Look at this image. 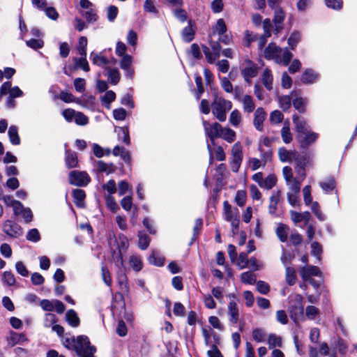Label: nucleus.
<instances>
[{
	"mask_svg": "<svg viewBox=\"0 0 357 357\" xmlns=\"http://www.w3.org/2000/svg\"><path fill=\"white\" fill-rule=\"evenodd\" d=\"M248 261L249 259H248V254L241 252L239 255L238 259H237L236 265L240 268V269L248 268Z\"/></svg>",
	"mask_w": 357,
	"mask_h": 357,
	"instance_id": "obj_60",
	"label": "nucleus"
},
{
	"mask_svg": "<svg viewBox=\"0 0 357 357\" xmlns=\"http://www.w3.org/2000/svg\"><path fill=\"white\" fill-rule=\"evenodd\" d=\"M318 138V134L310 130L306 132L301 136H297L296 139L303 149L307 148L311 144L314 142Z\"/></svg>",
	"mask_w": 357,
	"mask_h": 357,
	"instance_id": "obj_12",
	"label": "nucleus"
},
{
	"mask_svg": "<svg viewBox=\"0 0 357 357\" xmlns=\"http://www.w3.org/2000/svg\"><path fill=\"white\" fill-rule=\"evenodd\" d=\"M290 214L291 219L295 224L301 222L302 221H304L305 223L307 224L309 222L311 217V215L308 211H305L304 213H301L291 211H290Z\"/></svg>",
	"mask_w": 357,
	"mask_h": 357,
	"instance_id": "obj_21",
	"label": "nucleus"
},
{
	"mask_svg": "<svg viewBox=\"0 0 357 357\" xmlns=\"http://www.w3.org/2000/svg\"><path fill=\"white\" fill-rule=\"evenodd\" d=\"M264 56L277 63L287 66L292 58V54L287 48L282 49L274 43H270L264 50Z\"/></svg>",
	"mask_w": 357,
	"mask_h": 357,
	"instance_id": "obj_2",
	"label": "nucleus"
},
{
	"mask_svg": "<svg viewBox=\"0 0 357 357\" xmlns=\"http://www.w3.org/2000/svg\"><path fill=\"white\" fill-rule=\"evenodd\" d=\"M301 276L303 281H307L312 276H321V273L317 266H306L301 268Z\"/></svg>",
	"mask_w": 357,
	"mask_h": 357,
	"instance_id": "obj_13",
	"label": "nucleus"
},
{
	"mask_svg": "<svg viewBox=\"0 0 357 357\" xmlns=\"http://www.w3.org/2000/svg\"><path fill=\"white\" fill-rule=\"evenodd\" d=\"M112 153L115 156H119V155L121 156V158H122V160L124 162H126L127 163L130 162V153H129L128 151H127L124 147L120 146H116L112 151Z\"/></svg>",
	"mask_w": 357,
	"mask_h": 357,
	"instance_id": "obj_27",
	"label": "nucleus"
},
{
	"mask_svg": "<svg viewBox=\"0 0 357 357\" xmlns=\"http://www.w3.org/2000/svg\"><path fill=\"white\" fill-rule=\"evenodd\" d=\"M293 106L299 112L303 113L305 111L307 100L303 98H297L292 101Z\"/></svg>",
	"mask_w": 357,
	"mask_h": 357,
	"instance_id": "obj_50",
	"label": "nucleus"
},
{
	"mask_svg": "<svg viewBox=\"0 0 357 357\" xmlns=\"http://www.w3.org/2000/svg\"><path fill=\"white\" fill-rule=\"evenodd\" d=\"M320 187L325 192H329L335 188L334 180H324L320 183Z\"/></svg>",
	"mask_w": 357,
	"mask_h": 357,
	"instance_id": "obj_61",
	"label": "nucleus"
},
{
	"mask_svg": "<svg viewBox=\"0 0 357 357\" xmlns=\"http://www.w3.org/2000/svg\"><path fill=\"white\" fill-rule=\"evenodd\" d=\"M0 199L3 200L7 206L13 208V213H17L18 207H20L22 204L19 201L13 199L12 197L8 195H2L0 197Z\"/></svg>",
	"mask_w": 357,
	"mask_h": 357,
	"instance_id": "obj_31",
	"label": "nucleus"
},
{
	"mask_svg": "<svg viewBox=\"0 0 357 357\" xmlns=\"http://www.w3.org/2000/svg\"><path fill=\"white\" fill-rule=\"evenodd\" d=\"M108 79L112 84L116 85L120 80V73L118 69L107 68Z\"/></svg>",
	"mask_w": 357,
	"mask_h": 357,
	"instance_id": "obj_39",
	"label": "nucleus"
},
{
	"mask_svg": "<svg viewBox=\"0 0 357 357\" xmlns=\"http://www.w3.org/2000/svg\"><path fill=\"white\" fill-rule=\"evenodd\" d=\"M203 126L206 134L212 142H213L215 138L220 137L222 128V126L220 124L217 122L210 123L206 121H203Z\"/></svg>",
	"mask_w": 357,
	"mask_h": 357,
	"instance_id": "obj_9",
	"label": "nucleus"
},
{
	"mask_svg": "<svg viewBox=\"0 0 357 357\" xmlns=\"http://www.w3.org/2000/svg\"><path fill=\"white\" fill-rule=\"evenodd\" d=\"M149 262L151 264L157 266H161L164 264V258L158 254L157 252L153 251L151 255L149 256Z\"/></svg>",
	"mask_w": 357,
	"mask_h": 357,
	"instance_id": "obj_41",
	"label": "nucleus"
},
{
	"mask_svg": "<svg viewBox=\"0 0 357 357\" xmlns=\"http://www.w3.org/2000/svg\"><path fill=\"white\" fill-rule=\"evenodd\" d=\"M288 312L291 319L297 322L304 319L303 296L300 294H292L289 297Z\"/></svg>",
	"mask_w": 357,
	"mask_h": 357,
	"instance_id": "obj_4",
	"label": "nucleus"
},
{
	"mask_svg": "<svg viewBox=\"0 0 357 357\" xmlns=\"http://www.w3.org/2000/svg\"><path fill=\"white\" fill-rule=\"evenodd\" d=\"M202 49L207 61L210 63H214L215 61L220 57V56H216L215 52L211 51V50L206 46H203Z\"/></svg>",
	"mask_w": 357,
	"mask_h": 357,
	"instance_id": "obj_55",
	"label": "nucleus"
},
{
	"mask_svg": "<svg viewBox=\"0 0 357 357\" xmlns=\"http://www.w3.org/2000/svg\"><path fill=\"white\" fill-rule=\"evenodd\" d=\"M95 167L98 173H105L106 176L114 173L116 169L113 163H107L102 160L97 161Z\"/></svg>",
	"mask_w": 357,
	"mask_h": 357,
	"instance_id": "obj_17",
	"label": "nucleus"
},
{
	"mask_svg": "<svg viewBox=\"0 0 357 357\" xmlns=\"http://www.w3.org/2000/svg\"><path fill=\"white\" fill-rule=\"evenodd\" d=\"M229 123L234 127L239 126L242 121L240 112L238 109L233 110L229 115Z\"/></svg>",
	"mask_w": 357,
	"mask_h": 357,
	"instance_id": "obj_44",
	"label": "nucleus"
},
{
	"mask_svg": "<svg viewBox=\"0 0 357 357\" xmlns=\"http://www.w3.org/2000/svg\"><path fill=\"white\" fill-rule=\"evenodd\" d=\"M194 31L190 26L185 27L182 31L183 40L187 43H190L194 38Z\"/></svg>",
	"mask_w": 357,
	"mask_h": 357,
	"instance_id": "obj_56",
	"label": "nucleus"
},
{
	"mask_svg": "<svg viewBox=\"0 0 357 357\" xmlns=\"http://www.w3.org/2000/svg\"><path fill=\"white\" fill-rule=\"evenodd\" d=\"M118 192L120 196L124 195L126 194H132V188L130 185L125 181H122L119 184Z\"/></svg>",
	"mask_w": 357,
	"mask_h": 357,
	"instance_id": "obj_57",
	"label": "nucleus"
},
{
	"mask_svg": "<svg viewBox=\"0 0 357 357\" xmlns=\"http://www.w3.org/2000/svg\"><path fill=\"white\" fill-rule=\"evenodd\" d=\"M278 102L280 108L283 111L288 110L291 105V99L289 96H282L279 97Z\"/></svg>",
	"mask_w": 357,
	"mask_h": 357,
	"instance_id": "obj_52",
	"label": "nucleus"
},
{
	"mask_svg": "<svg viewBox=\"0 0 357 357\" xmlns=\"http://www.w3.org/2000/svg\"><path fill=\"white\" fill-rule=\"evenodd\" d=\"M243 107L245 112L251 113L255 108L252 98L249 95H245L242 99Z\"/></svg>",
	"mask_w": 357,
	"mask_h": 357,
	"instance_id": "obj_33",
	"label": "nucleus"
},
{
	"mask_svg": "<svg viewBox=\"0 0 357 357\" xmlns=\"http://www.w3.org/2000/svg\"><path fill=\"white\" fill-rule=\"evenodd\" d=\"M75 351L79 357H95L93 354L96 349L93 346L90 345L88 337L79 335L77 337Z\"/></svg>",
	"mask_w": 357,
	"mask_h": 357,
	"instance_id": "obj_5",
	"label": "nucleus"
},
{
	"mask_svg": "<svg viewBox=\"0 0 357 357\" xmlns=\"http://www.w3.org/2000/svg\"><path fill=\"white\" fill-rule=\"evenodd\" d=\"M17 211V213H14V215L15 216H20L25 223H29L33 220V213L29 208L24 207L21 204Z\"/></svg>",
	"mask_w": 357,
	"mask_h": 357,
	"instance_id": "obj_19",
	"label": "nucleus"
},
{
	"mask_svg": "<svg viewBox=\"0 0 357 357\" xmlns=\"http://www.w3.org/2000/svg\"><path fill=\"white\" fill-rule=\"evenodd\" d=\"M115 220L121 230L125 231L128 229V221L126 215H117L115 218Z\"/></svg>",
	"mask_w": 357,
	"mask_h": 357,
	"instance_id": "obj_59",
	"label": "nucleus"
},
{
	"mask_svg": "<svg viewBox=\"0 0 357 357\" xmlns=\"http://www.w3.org/2000/svg\"><path fill=\"white\" fill-rule=\"evenodd\" d=\"M26 238L27 241L33 243L38 242L40 240L39 231L36 228L29 229L26 235Z\"/></svg>",
	"mask_w": 357,
	"mask_h": 357,
	"instance_id": "obj_48",
	"label": "nucleus"
},
{
	"mask_svg": "<svg viewBox=\"0 0 357 357\" xmlns=\"http://www.w3.org/2000/svg\"><path fill=\"white\" fill-rule=\"evenodd\" d=\"M74 121L79 126H85L89 123V118L82 112H77L75 116Z\"/></svg>",
	"mask_w": 357,
	"mask_h": 357,
	"instance_id": "obj_63",
	"label": "nucleus"
},
{
	"mask_svg": "<svg viewBox=\"0 0 357 357\" xmlns=\"http://www.w3.org/2000/svg\"><path fill=\"white\" fill-rule=\"evenodd\" d=\"M2 231L6 235L12 238H17L23 234L22 227L17 222L10 220L3 221Z\"/></svg>",
	"mask_w": 357,
	"mask_h": 357,
	"instance_id": "obj_7",
	"label": "nucleus"
},
{
	"mask_svg": "<svg viewBox=\"0 0 357 357\" xmlns=\"http://www.w3.org/2000/svg\"><path fill=\"white\" fill-rule=\"evenodd\" d=\"M203 302L205 306L208 309H215L216 307V303L212 295L209 294L203 295Z\"/></svg>",
	"mask_w": 357,
	"mask_h": 357,
	"instance_id": "obj_64",
	"label": "nucleus"
},
{
	"mask_svg": "<svg viewBox=\"0 0 357 357\" xmlns=\"http://www.w3.org/2000/svg\"><path fill=\"white\" fill-rule=\"evenodd\" d=\"M81 14L85 17L87 22L90 23L96 22L98 18L96 11L93 8H90L85 12H82Z\"/></svg>",
	"mask_w": 357,
	"mask_h": 357,
	"instance_id": "obj_54",
	"label": "nucleus"
},
{
	"mask_svg": "<svg viewBox=\"0 0 357 357\" xmlns=\"http://www.w3.org/2000/svg\"><path fill=\"white\" fill-rule=\"evenodd\" d=\"M231 169L234 172H238L243 160V146L240 142H236L231 150Z\"/></svg>",
	"mask_w": 357,
	"mask_h": 357,
	"instance_id": "obj_6",
	"label": "nucleus"
},
{
	"mask_svg": "<svg viewBox=\"0 0 357 357\" xmlns=\"http://www.w3.org/2000/svg\"><path fill=\"white\" fill-rule=\"evenodd\" d=\"M266 114L262 107H258L255 112L253 123L255 128L259 131L262 130L263 123L266 119Z\"/></svg>",
	"mask_w": 357,
	"mask_h": 357,
	"instance_id": "obj_18",
	"label": "nucleus"
},
{
	"mask_svg": "<svg viewBox=\"0 0 357 357\" xmlns=\"http://www.w3.org/2000/svg\"><path fill=\"white\" fill-rule=\"evenodd\" d=\"M1 282L4 285L11 287L15 284L16 280L12 272L4 271L1 275Z\"/></svg>",
	"mask_w": 357,
	"mask_h": 357,
	"instance_id": "obj_35",
	"label": "nucleus"
},
{
	"mask_svg": "<svg viewBox=\"0 0 357 357\" xmlns=\"http://www.w3.org/2000/svg\"><path fill=\"white\" fill-rule=\"evenodd\" d=\"M310 208L316 217L321 221L325 220V216L320 210L319 204L317 202H312L310 204Z\"/></svg>",
	"mask_w": 357,
	"mask_h": 357,
	"instance_id": "obj_53",
	"label": "nucleus"
},
{
	"mask_svg": "<svg viewBox=\"0 0 357 357\" xmlns=\"http://www.w3.org/2000/svg\"><path fill=\"white\" fill-rule=\"evenodd\" d=\"M285 280H286V282L289 285H293L296 283V270L293 267H291V266L286 267Z\"/></svg>",
	"mask_w": 357,
	"mask_h": 357,
	"instance_id": "obj_37",
	"label": "nucleus"
},
{
	"mask_svg": "<svg viewBox=\"0 0 357 357\" xmlns=\"http://www.w3.org/2000/svg\"><path fill=\"white\" fill-rule=\"evenodd\" d=\"M293 122L295 125V129L297 132V136H301L306 132L310 130V127L305 120L299 118L297 115L293 116Z\"/></svg>",
	"mask_w": 357,
	"mask_h": 357,
	"instance_id": "obj_15",
	"label": "nucleus"
},
{
	"mask_svg": "<svg viewBox=\"0 0 357 357\" xmlns=\"http://www.w3.org/2000/svg\"><path fill=\"white\" fill-rule=\"evenodd\" d=\"M115 132L117 133L118 138L126 144L129 145L130 143L129 130L128 128L116 127Z\"/></svg>",
	"mask_w": 357,
	"mask_h": 357,
	"instance_id": "obj_25",
	"label": "nucleus"
},
{
	"mask_svg": "<svg viewBox=\"0 0 357 357\" xmlns=\"http://www.w3.org/2000/svg\"><path fill=\"white\" fill-rule=\"evenodd\" d=\"M232 298L228 304V314L229 316V321L232 324H236L239 318V310L236 303V298L234 295L229 296Z\"/></svg>",
	"mask_w": 357,
	"mask_h": 357,
	"instance_id": "obj_10",
	"label": "nucleus"
},
{
	"mask_svg": "<svg viewBox=\"0 0 357 357\" xmlns=\"http://www.w3.org/2000/svg\"><path fill=\"white\" fill-rule=\"evenodd\" d=\"M273 75L270 69L265 68L261 75V81L266 89L271 91L273 89Z\"/></svg>",
	"mask_w": 357,
	"mask_h": 357,
	"instance_id": "obj_22",
	"label": "nucleus"
},
{
	"mask_svg": "<svg viewBox=\"0 0 357 357\" xmlns=\"http://www.w3.org/2000/svg\"><path fill=\"white\" fill-rule=\"evenodd\" d=\"M279 158L282 162H295V170L299 177L305 176V167L310 162V156L301 155L296 151H288L285 148H280L278 150Z\"/></svg>",
	"mask_w": 357,
	"mask_h": 357,
	"instance_id": "obj_1",
	"label": "nucleus"
},
{
	"mask_svg": "<svg viewBox=\"0 0 357 357\" xmlns=\"http://www.w3.org/2000/svg\"><path fill=\"white\" fill-rule=\"evenodd\" d=\"M252 335L254 340L257 342H263L266 340V334L264 329L255 328L252 330Z\"/></svg>",
	"mask_w": 357,
	"mask_h": 357,
	"instance_id": "obj_42",
	"label": "nucleus"
},
{
	"mask_svg": "<svg viewBox=\"0 0 357 357\" xmlns=\"http://www.w3.org/2000/svg\"><path fill=\"white\" fill-rule=\"evenodd\" d=\"M91 59L94 65L102 66L109 63L108 59L101 54L92 52L91 54Z\"/></svg>",
	"mask_w": 357,
	"mask_h": 357,
	"instance_id": "obj_36",
	"label": "nucleus"
},
{
	"mask_svg": "<svg viewBox=\"0 0 357 357\" xmlns=\"http://www.w3.org/2000/svg\"><path fill=\"white\" fill-rule=\"evenodd\" d=\"M73 196L75 199V204L79 207H84V201L86 197L84 191L81 189H75L73 191Z\"/></svg>",
	"mask_w": 357,
	"mask_h": 357,
	"instance_id": "obj_30",
	"label": "nucleus"
},
{
	"mask_svg": "<svg viewBox=\"0 0 357 357\" xmlns=\"http://www.w3.org/2000/svg\"><path fill=\"white\" fill-rule=\"evenodd\" d=\"M26 342H28V339L23 333H17L12 331L7 337V342L10 347H14L16 344H22Z\"/></svg>",
	"mask_w": 357,
	"mask_h": 357,
	"instance_id": "obj_14",
	"label": "nucleus"
},
{
	"mask_svg": "<svg viewBox=\"0 0 357 357\" xmlns=\"http://www.w3.org/2000/svg\"><path fill=\"white\" fill-rule=\"evenodd\" d=\"M105 204L107 208L113 213H116L119 210V205L112 195H107L105 197Z\"/></svg>",
	"mask_w": 357,
	"mask_h": 357,
	"instance_id": "obj_51",
	"label": "nucleus"
},
{
	"mask_svg": "<svg viewBox=\"0 0 357 357\" xmlns=\"http://www.w3.org/2000/svg\"><path fill=\"white\" fill-rule=\"evenodd\" d=\"M8 137L10 142L13 145H19L20 144V138L18 135V129L15 126H11L8 129Z\"/></svg>",
	"mask_w": 357,
	"mask_h": 357,
	"instance_id": "obj_34",
	"label": "nucleus"
},
{
	"mask_svg": "<svg viewBox=\"0 0 357 357\" xmlns=\"http://www.w3.org/2000/svg\"><path fill=\"white\" fill-rule=\"evenodd\" d=\"M231 101L225 100L221 96H215L211 103L212 113L215 118L221 122L227 119V113L231 109Z\"/></svg>",
	"mask_w": 357,
	"mask_h": 357,
	"instance_id": "obj_3",
	"label": "nucleus"
},
{
	"mask_svg": "<svg viewBox=\"0 0 357 357\" xmlns=\"http://www.w3.org/2000/svg\"><path fill=\"white\" fill-rule=\"evenodd\" d=\"M289 228L287 225L279 223L276 228V235L282 242H285L287 240L289 235Z\"/></svg>",
	"mask_w": 357,
	"mask_h": 357,
	"instance_id": "obj_24",
	"label": "nucleus"
},
{
	"mask_svg": "<svg viewBox=\"0 0 357 357\" xmlns=\"http://www.w3.org/2000/svg\"><path fill=\"white\" fill-rule=\"evenodd\" d=\"M40 305L45 311L55 310L59 314H62L66 309L63 303L59 300L50 301L44 299L41 301Z\"/></svg>",
	"mask_w": 357,
	"mask_h": 357,
	"instance_id": "obj_8",
	"label": "nucleus"
},
{
	"mask_svg": "<svg viewBox=\"0 0 357 357\" xmlns=\"http://www.w3.org/2000/svg\"><path fill=\"white\" fill-rule=\"evenodd\" d=\"M241 279L245 284H253L256 282V275L251 271H246L241 274Z\"/></svg>",
	"mask_w": 357,
	"mask_h": 357,
	"instance_id": "obj_45",
	"label": "nucleus"
},
{
	"mask_svg": "<svg viewBox=\"0 0 357 357\" xmlns=\"http://www.w3.org/2000/svg\"><path fill=\"white\" fill-rule=\"evenodd\" d=\"M258 73V68L256 64L248 61L246 66L242 69L241 74L247 82H251V79L255 77Z\"/></svg>",
	"mask_w": 357,
	"mask_h": 357,
	"instance_id": "obj_11",
	"label": "nucleus"
},
{
	"mask_svg": "<svg viewBox=\"0 0 357 357\" xmlns=\"http://www.w3.org/2000/svg\"><path fill=\"white\" fill-rule=\"evenodd\" d=\"M87 38L85 36H81L79 39V45L77 50L81 56L86 55Z\"/></svg>",
	"mask_w": 357,
	"mask_h": 357,
	"instance_id": "obj_62",
	"label": "nucleus"
},
{
	"mask_svg": "<svg viewBox=\"0 0 357 357\" xmlns=\"http://www.w3.org/2000/svg\"><path fill=\"white\" fill-rule=\"evenodd\" d=\"M318 78V75L311 69L305 70L301 77V80L305 84H312Z\"/></svg>",
	"mask_w": 357,
	"mask_h": 357,
	"instance_id": "obj_26",
	"label": "nucleus"
},
{
	"mask_svg": "<svg viewBox=\"0 0 357 357\" xmlns=\"http://www.w3.org/2000/svg\"><path fill=\"white\" fill-rule=\"evenodd\" d=\"M319 314V310L314 305H308L305 308V315L307 319L314 320Z\"/></svg>",
	"mask_w": 357,
	"mask_h": 357,
	"instance_id": "obj_49",
	"label": "nucleus"
},
{
	"mask_svg": "<svg viewBox=\"0 0 357 357\" xmlns=\"http://www.w3.org/2000/svg\"><path fill=\"white\" fill-rule=\"evenodd\" d=\"M228 143H232L236 139V132L229 128H222L220 137Z\"/></svg>",
	"mask_w": 357,
	"mask_h": 357,
	"instance_id": "obj_28",
	"label": "nucleus"
},
{
	"mask_svg": "<svg viewBox=\"0 0 357 357\" xmlns=\"http://www.w3.org/2000/svg\"><path fill=\"white\" fill-rule=\"evenodd\" d=\"M138 237H139V247L142 250H146L149 245V243H150L149 237L143 231H139Z\"/></svg>",
	"mask_w": 357,
	"mask_h": 357,
	"instance_id": "obj_47",
	"label": "nucleus"
},
{
	"mask_svg": "<svg viewBox=\"0 0 357 357\" xmlns=\"http://www.w3.org/2000/svg\"><path fill=\"white\" fill-rule=\"evenodd\" d=\"M267 342L270 349L281 347L282 346V338L275 334H270L268 337Z\"/></svg>",
	"mask_w": 357,
	"mask_h": 357,
	"instance_id": "obj_40",
	"label": "nucleus"
},
{
	"mask_svg": "<svg viewBox=\"0 0 357 357\" xmlns=\"http://www.w3.org/2000/svg\"><path fill=\"white\" fill-rule=\"evenodd\" d=\"M224 211L225 219L228 222L232 219L239 217L238 211L236 210V211H233L227 202H224Z\"/></svg>",
	"mask_w": 357,
	"mask_h": 357,
	"instance_id": "obj_38",
	"label": "nucleus"
},
{
	"mask_svg": "<svg viewBox=\"0 0 357 357\" xmlns=\"http://www.w3.org/2000/svg\"><path fill=\"white\" fill-rule=\"evenodd\" d=\"M132 63V57L129 54L122 56V59L120 61V66L121 69L125 71L126 76L130 79H132L133 70L130 68V66Z\"/></svg>",
	"mask_w": 357,
	"mask_h": 357,
	"instance_id": "obj_16",
	"label": "nucleus"
},
{
	"mask_svg": "<svg viewBox=\"0 0 357 357\" xmlns=\"http://www.w3.org/2000/svg\"><path fill=\"white\" fill-rule=\"evenodd\" d=\"M285 17L284 11L280 8H277L275 10L273 22L275 23L274 32L278 33L282 29V23Z\"/></svg>",
	"mask_w": 357,
	"mask_h": 357,
	"instance_id": "obj_20",
	"label": "nucleus"
},
{
	"mask_svg": "<svg viewBox=\"0 0 357 357\" xmlns=\"http://www.w3.org/2000/svg\"><path fill=\"white\" fill-rule=\"evenodd\" d=\"M121 207L126 211H129L131 210L132 207V196L131 195H128L126 197H124L121 200Z\"/></svg>",
	"mask_w": 357,
	"mask_h": 357,
	"instance_id": "obj_58",
	"label": "nucleus"
},
{
	"mask_svg": "<svg viewBox=\"0 0 357 357\" xmlns=\"http://www.w3.org/2000/svg\"><path fill=\"white\" fill-rule=\"evenodd\" d=\"M227 26L223 19H219L213 26V33L223 35L227 31Z\"/></svg>",
	"mask_w": 357,
	"mask_h": 357,
	"instance_id": "obj_46",
	"label": "nucleus"
},
{
	"mask_svg": "<svg viewBox=\"0 0 357 357\" xmlns=\"http://www.w3.org/2000/svg\"><path fill=\"white\" fill-rule=\"evenodd\" d=\"M129 263L132 269L137 272L142 268V261L141 258L137 255H132L130 257Z\"/></svg>",
	"mask_w": 357,
	"mask_h": 357,
	"instance_id": "obj_43",
	"label": "nucleus"
},
{
	"mask_svg": "<svg viewBox=\"0 0 357 357\" xmlns=\"http://www.w3.org/2000/svg\"><path fill=\"white\" fill-rule=\"evenodd\" d=\"M66 321L71 326L77 327L79 325V319L75 310H68L66 314Z\"/></svg>",
	"mask_w": 357,
	"mask_h": 357,
	"instance_id": "obj_32",
	"label": "nucleus"
},
{
	"mask_svg": "<svg viewBox=\"0 0 357 357\" xmlns=\"http://www.w3.org/2000/svg\"><path fill=\"white\" fill-rule=\"evenodd\" d=\"M65 162L66 166L68 168H73L77 167L78 160L76 153L70 150H66L65 155Z\"/></svg>",
	"mask_w": 357,
	"mask_h": 357,
	"instance_id": "obj_23",
	"label": "nucleus"
},
{
	"mask_svg": "<svg viewBox=\"0 0 357 357\" xmlns=\"http://www.w3.org/2000/svg\"><path fill=\"white\" fill-rule=\"evenodd\" d=\"M281 136L285 144H289L292 141V135L290 132V123L288 120L284 123L283 128L281 130Z\"/></svg>",
	"mask_w": 357,
	"mask_h": 357,
	"instance_id": "obj_29",
	"label": "nucleus"
}]
</instances>
